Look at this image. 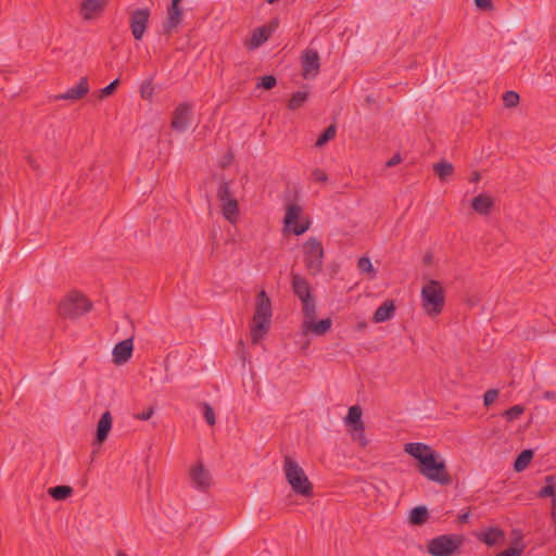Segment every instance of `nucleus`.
Returning a JSON list of instances; mask_svg holds the SVG:
<instances>
[{
	"label": "nucleus",
	"mask_w": 556,
	"mask_h": 556,
	"mask_svg": "<svg viewBox=\"0 0 556 556\" xmlns=\"http://www.w3.org/2000/svg\"><path fill=\"white\" fill-rule=\"evenodd\" d=\"M471 206L476 213L488 215L494 206V201L490 195L481 193L472 199Z\"/></svg>",
	"instance_id": "nucleus-21"
},
{
	"label": "nucleus",
	"mask_w": 556,
	"mask_h": 556,
	"mask_svg": "<svg viewBox=\"0 0 556 556\" xmlns=\"http://www.w3.org/2000/svg\"><path fill=\"white\" fill-rule=\"evenodd\" d=\"M180 1L181 0H173L168 8V16L163 24V31L166 35H172L174 29H176L181 22L182 10L179 7Z\"/></svg>",
	"instance_id": "nucleus-14"
},
{
	"label": "nucleus",
	"mask_w": 556,
	"mask_h": 556,
	"mask_svg": "<svg viewBox=\"0 0 556 556\" xmlns=\"http://www.w3.org/2000/svg\"><path fill=\"white\" fill-rule=\"evenodd\" d=\"M92 303L81 293L72 291L59 304V314L63 318L75 319L88 313Z\"/></svg>",
	"instance_id": "nucleus-5"
},
{
	"label": "nucleus",
	"mask_w": 556,
	"mask_h": 556,
	"mask_svg": "<svg viewBox=\"0 0 556 556\" xmlns=\"http://www.w3.org/2000/svg\"><path fill=\"white\" fill-rule=\"evenodd\" d=\"M307 98H308L307 92H304V91L294 92L288 102V109L292 110V111L298 110L305 103Z\"/></svg>",
	"instance_id": "nucleus-31"
},
{
	"label": "nucleus",
	"mask_w": 556,
	"mask_h": 556,
	"mask_svg": "<svg viewBox=\"0 0 556 556\" xmlns=\"http://www.w3.org/2000/svg\"><path fill=\"white\" fill-rule=\"evenodd\" d=\"M113 418L111 413L108 410L102 414L100 420L97 425V431H96V443L102 444L106 439L108 435L112 429Z\"/></svg>",
	"instance_id": "nucleus-19"
},
{
	"label": "nucleus",
	"mask_w": 556,
	"mask_h": 556,
	"mask_svg": "<svg viewBox=\"0 0 556 556\" xmlns=\"http://www.w3.org/2000/svg\"><path fill=\"white\" fill-rule=\"evenodd\" d=\"M150 17L149 9H137L130 15V30L136 40H141L147 27Z\"/></svg>",
	"instance_id": "nucleus-9"
},
{
	"label": "nucleus",
	"mask_w": 556,
	"mask_h": 556,
	"mask_svg": "<svg viewBox=\"0 0 556 556\" xmlns=\"http://www.w3.org/2000/svg\"><path fill=\"white\" fill-rule=\"evenodd\" d=\"M520 554H521V549L511 547V548H508V549L500 553L496 556H520Z\"/></svg>",
	"instance_id": "nucleus-46"
},
{
	"label": "nucleus",
	"mask_w": 556,
	"mask_h": 556,
	"mask_svg": "<svg viewBox=\"0 0 556 556\" xmlns=\"http://www.w3.org/2000/svg\"><path fill=\"white\" fill-rule=\"evenodd\" d=\"M48 494L55 501H64L72 496L73 489L70 485H56L49 488Z\"/></svg>",
	"instance_id": "nucleus-27"
},
{
	"label": "nucleus",
	"mask_w": 556,
	"mask_h": 556,
	"mask_svg": "<svg viewBox=\"0 0 556 556\" xmlns=\"http://www.w3.org/2000/svg\"><path fill=\"white\" fill-rule=\"evenodd\" d=\"M308 345V342L307 343H304V345L302 346V349H306V346Z\"/></svg>",
	"instance_id": "nucleus-57"
},
{
	"label": "nucleus",
	"mask_w": 556,
	"mask_h": 556,
	"mask_svg": "<svg viewBox=\"0 0 556 556\" xmlns=\"http://www.w3.org/2000/svg\"><path fill=\"white\" fill-rule=\"evenodd\" d=\"M108 0H83L80 12L84 20H92L106 5Z\"/></svg>",
	"instance_id": "nucleus-20"
},
{
	"label": "nucleus",
	"mask_w": 556,
	"mask_h": 556,
	"mask_svg": "<svg viewBox=\"0 0 556 556\" xmlns=\"http://www.w3.org/2000/svg\"><path fill=\"white\" fill-rule=\"evenodd\" d=\"M353 431V439L359 443L361 446L365 447L368 443L367 439L365 438L364 430H352Z\"/></svg>",
	"instance_id": "nucleus-42"
},
{
	"label": "nucleus",
	"mask_w": 556,
	"mask_h": 556,
	"mask_svg": "<svg viewBox=\"0 0 556 556\" xmlns=\"http://www.w3.org/2000/svg\"><path fill=\"white\" fill-rule=\"evenodd\" d=\"M366 102H367V103H374V102H375V100L372 99V97H371V96H368V97L366 98Z\"/></svg>",
	"instance_id": "nucleus-54"
},
{
	"label": "nucleus",
	"mask_w": 556,
	"mask_h": 556,
	"mask_svg": "<svg viewBox=\"0 0 556 556\" xmlns=\"http://www.w3.org/2000/svg\"><path fill=\"white\" fill-rule=\"evenodd\" d=\"M302 212V208L296 204H289L287 206L285 224L288 227H292V232L296 236L304 233L309 226V223L299 224V217Z\"/></svg>",
	"instance_id": "nucleus-10"
},
{
	"label": "nucleus",
	"mask_w": 556,
	"mask_h": 556,
	"mask_svg": "<svg viewBox=\"0 0 556 556\" xmlns=\"http://www.w3.org/2000/svg\"><path fill=\"white\" fill-rule=\"evenodd\" d=\"M514 469L517 472H521V453H519L515 459Z\"/></svg>",
	"instance_id": "nucleus-51"
},
{
	"label": "nucleus",
	"mask_w": 556,
	"mask_h": 556,
	"mask_svg": "<svg viewBox=\"0 0 556 556\" xmlns=\"http://www.w3.org/2000/svg\"><path fill=\"white\" fill-rule=\"evenodd\" d=\"M421 301L422 307L429 316L439 315L445 305V294L441 282L429 280L421 289Z\"/></svg>",
	"instance_id": "nucleus-4"
},
{
	"label": "nucleus",
	"mask_w": 556,
	"mask_h": 556,
	"mask_svg": "<svg viewBox=\"0 0 556 556\" xmlns=\"http://www.w3.org/2000/svg\"><path fill=\"white\" fill-rule=\"evenodd\" d=\"M429 518V511L425 506H417L410 510L409 522L414 526L424 525Z\"/></svg>",
	"instance_id": "nucleus-26"
},
{
	"label": "nucleus",
	"mask_w": 556,
	"mask_h": 556,
	"mask_svg": "<svg viewBox=\"0 0 556 556\" xmlns=\"http://www.w3.org/2000/svg\"><path fill=\"white\" fill-rule=\"evenodd\" d=\"M303 320H311L317 317L316 300L315 296L302 302Z\"/></svg>",
	"instance_id": "nucleus-28"
},
{
	"label": "nucleus",
	"mask_w": 556,
	"mask_h": 556,
	"mask_svg": "<svg viewBox=\"0 0 556 556\" xmlns=\"http://www.w3.org/2000/svg\"><path fill=\"white\" fill-rule=\"evenodd\" d=\"M337 127L334 124L329 125L317 138L315 147L321 148L336 137Z\"/></svg>",
	"instance_id": "nucleus-30"
},
{
	"label": "nucleus",
	"mask_w": 556,
	"mask_h": 556,
	"mask_svg": "<svg viewBox=\"0 0 556 556\" xmlns=\"http://www.w3.org/2000/svg\"><path fill=\"white\" fill-rule=\"evenodd\" d=\"M533 457L532 450H523V469L530 464Z\"/></svg>",
	"instance_id": "nucleus-48"
},
{
	"label": "nucleus",
	"mask_w": 556,
	"mask_h": 556,
	"mask_svg": "<svg viewBox=\"0 0 556 556\" xmlns=\"http://www.w3.org/2000/svg\"><path fill=\"white\" fill-rule=\"evenodd\" d=\"M404 451L418 460V471L427 479L447 485L452 478L446 471L445 463L439 454L429 445L413 442L404 445Z\"/></svg>",
	"instance_id": "nucleus-1"
},
{
	"label": "nucleus",
	"mask_w": 556,
	"mask_h": 556,
	"mask_svg": "<svg viewBox=\"0 0 556 556\" xmlns=\"http://www.w3.org/2000/svg\"><path fill=\"white\" fill-rule=\"evenodd\" d=\"M498 397V391L496 389H490L484 393L483 403L486 407L491 406Z\"/></svg>",
	"instance_id": "nucleus-38"
},
{
	"label": "nucleus",
	"mask_w": 556,
	"mask_h": 556,
	"mask_svg": "<svg viewBox=\"0 0 556 556\" xmlns=\"http://www.w3.org/2000/svg\"><path fill=\"white\" fill-rule=\"evenodd\" d=\"M345 421L352 427V430H365L364 422L362 421V408L357 405L349 408Z\"/></svg>",
	"instance_id": "nucleus-24"
},
{
	"label": "nucleus",
	"mask_w": 556,
	"mask_h": 556,
	"mask_svg": "<svg viewBox=\"0 0 556 556\" xmlns=\"http://www.w3.org/2000/svg\"><path fill=\"white\" fill-rule=\"evenodd\" d=\"M463 543L464 538L460 534H442L428 542L427 551L433 556H452Z\"/></svg>",
	"instance_id": "nucleus-6"
},
{
	"label": "nucleus",
	"mask_w": 556,
	"mask_h": 556,
	"mask_svg": "<svg viewBox=\"0 0 556 556\" xmlns=\"http://www.w3.org/2000/svg\"><path fill=\"white\" fill-rule=\"evenodd\" d=\"M191 117V105L189 103H180L173 113L170 126L177 131H184Z\"/></svg>",
	"instance_id": "nucleus-12"
},
{
	"label": "nucleus",
	"mask_w": 556,
	"mask_h": 556,
	"mask_svg": "<svg viewBox=\"0 0 556 556\" xmlns=\"http://www.w3.org/2000/svg\"><path fill=\"white\" fill-rule=\"evenodd\" d=\"M475 4L478 9L482 11H491L493 10L492 0H475Z\"/></svg>",
	"instance_id": "nucleus-43"
},
{
	"label": "nucleus",
	"mask_w": 556,
	"mask_h": 556,
	"mask_svg": "<svg viewBox=\"0 0 556 556\" xmlns=\"http://www.w3.org/2000/svg\"><path fill=\"white\" fill-rule=\"evenodd\" d=\"M504 538V532L498 528H490L483 533L478 535V539L489 546L495 545L500 540Z\"/></svg>",
	"instance_id": "nucleus-25"
},
{
	"label": "nucleus",
	"mask_w": 556,
	"mask_h": 556,
	"mask_svg": "<svg viewBox=\"0 0 556 556\" xmlns=\"http://www.w3.org/2000/svg\"><path fill=\"white\" fill-rule=\"evenodd\" d=\"M283 471L288 483L294 493L304 497L313 495V484L303 468L290 456L283 459Z\"/></svg>",
	"instance_id": "nucleus-3"
},
{
	"label": "nucleus",
	"mask_w": 556,
	"mask_h": 556,
	"mask_svg": "<svg viewBox=\"0 0 556 556\" xmlns=\"http://www.w3.org/2000/svg\"><path fill=\"white\" fill-rule=\"evenodd\" d=\"M153 414H154V407L150 406L147 408V410L136 414L135 418L138 420H148L152 417Z\"/></svg>",
	"instance_id": "nucleus-44"
},
{
	"label": "nucleus",
	"mask_w": 556,
	"mask_h": 556,
	"mask_svg": "<svg viewBox=\"0 0 556 556\" xmlns=\"http://www.w3.org/2000/svg\"><path fill=\"white\" fill-rule=\"evenodd\" d=\"M118 85H119V79L113 80L110 85H108L106 87L100 89L98 98L100 100H102L104 98H108V97L112 96L115 92V90L118 87Z\"/></svg>",
	"instance_id": "nucleus-35"
},
{
	"label": "nucleus",
	"mask_w": 556,
	"mask_h": 556,
	"mask_svg": "<svg viewBox=\"0 0 556 556\" xmlns=\"http://www.w3.org/2000/svg\"><path fill=\"white\" fill-rule=\"evenodd\" d=\"M26 162L33 169L37 170L39 168L37 161L31 155L26 156Z\"/></svg>",
	"instance_id": "nucleus-50"
},
{
	"label": "nucleus",
	"mask_w": 556,
	"mask_h": 556,
	"mask_svg": "<svg viewBox=\"0 0 556 556\" xmlns=\"http://www.w3.org/2000/svg\"><path fill=\"white\" fill-rule=\"evenodd\" d=\"M223 216L231 224H235L239 215V205L236 199L220 202Z\"/></svg>",
	"instance_id": "nucleus-23"
},
{
	"label": "nucleus",
	"mask_w": 556,
	"mask_h": 556,
	"mask_svg": "<svg viewBox=\"0 0 556 556\" xmlns=\"http://www.w3.org/2000/svg\"><path fill=\"white\" fill-rule=\"evenodd\" d=\"M277 84V79L273 75L263 76L261 81L257 84V88H264L266 90L273 89Z\"/></svg>",
	"instance_id": "nucleus-37"
},
{
	"label": "nucleus",
	"mask_w": 556,
	"mask_h": 556,
	"mask_svg": "<svg viewBox=\"0 0 556 556\" xmlns=\"http://www.w3.org/2000/svg\"><path fill=\"white\" fill-rule=\"evenodd\" d=\"M543 397L546 399V400H555L556 399V393L552 392V391H545L543 393Z\"/></svg>",
	"instance_id": "nucleus-52"
},
{
	"label": "nucleus",
	"mask_w": 556,
	"mask_h": 556,
	"mask_svg": "<svg viewBox=\"0 0 556 556\" xmlns=\"http://www.w3.org/2000/svg\"><path fill=\"white\" fill-rule=\"evenodd\" d=\"M302 76L304 79L314 78L320 68V58L316 50L306 49L301 56Z\"/></svg>",
	"instance_id": "nucleus-8"
},
{
	"label": "nucleus",
	"mask_w": 556,
	"mask_h": 556,
	"mask_svg": "<svg viewBox=\"0 0 556 556\" xmlns=\"http://www.w3.org/2000/svg\"><path fill=\"white\" fill-rule=\"evenodd\" d=\"M402 162V156L399 153H395L387 163V167H393Z\"/></svg>",
	"instance_id": "nucleus-47"
},
{
	"label": "nucleus",
	"mask_w": 556,
	"mask_h": 556,
	"mask_svg": "<svg viewBox=\"0 0 556 556\" xmlns=\"http://www.w3.org/2000/svg\"><path fill=\"white\" fill-rule=\"evenodd\" d=\"M141 97L143 99H151L153 94V86L151 81H147L142 84L141 90H140Z\"/></svg>",
	"instance_id": "nucleus-40"
},
{
	"label": "nucleus",
	"mask_w": 556,
	"mask_h": 556,
	"mask_svg": "<svg viewBox=\"0 0 556 556\" xmlns=\"http://www.w3.org/2000/svg\"><path fill=\"white\" fill-rule=\"evenodd\" d=\"M551 516H552V520H553V523L555 527V532H556V495H555V498H553V501H552Z\"/></svg>",
	"instance_id": "nucleus-49"
},
{
	"label": "nucleus",
	"mask_w": 556,
	"mask_h": 556,
	"mask_svg": "<svg viewBox=\"0 0 556 556\" xmlns=\"http://www.w3.org/2000/svg\"><path fill=\"white\" fill-rule=\"evenodd\" d=\"M504 416L507 420L518 419L521 416V405H515L504 412Z\"/></svg>",
	"instance_id": "nucleus-39"
},
{
	"label": "nucleus",
	"mask_w": 556,
	"mask_h": 556,
	"mask_svg": "<svg viewBox=\"0 0 556 556\" xmlns=\"http://www.w3.org/2000/svg\"><path fill=\"white\" fill-rule=\"evenodd\" d=\"M265 1H266L267 3H269V4H273V3H275L277 0H265Z\"/></svg>",
	"instance_id": "nucleus-56"
},
{
	"label": "nucleus",
	"mask_w": 556,
	"mask_h": 556,
	"mask_svg": "<svg viewBox=\"0 0 556 556\" xmlns=\"http://www.w3.org/2000/svg\"><path fill=\"white\" fill-rule=\"evenodd\" d=\"M357 267L361 271L367 273L370 277H375L376 270L370 262V260L366 256H363L357 262Z\"/></svg>",
	"instance_id": "nucleus-34"
},
{
	"label": "nucleus",
	"mask_w": 556,
	"mask_h": 556,
	"mask_svg": "<svg viewBox=\"0 0 556 556\" xmlns=\"http://www.w3.org/2000/svg\"><path fill=\"white\" fill-rule=\"evenodd\" d=\"M89 83L87 77H81L77 86L70 88L66 92L58 94L54 100L77 101L83 99L89 92Z\"/></svg>",
	"instance_id": "nucleus-16"
},
{
	"label": "nucleus",
	"mask_w": 556,
	"mask_h": 556,
	"mask_svg": "<svg viewBox=\"0 0 556 556\" xmlns=\"http://www.w3.org/2000/svg\"><path fill=\"white\" fill-rule=\"evenodd\" d=\"M395 314V305L392 300L384 301L375 312L372 320L375 323H384L390 320Z\"/></svg>",
	"instance_id": "nucleus-22"
},
{
	"label": "nucleus",
	"mask_w": 556,
	"mask_h": 556,
	"mask_svg": "<svg viewBox=\"0 0 556 556\" xmlns=\"http://www.w3.org/2000/svg\"><path fill=\"white\" fill-rule=\"evenodd\" d=\"M291 287L294 295L299 298L301 303L303 299L308 300L314 296L311 283L300 274L291 273Z\"/></svg>",
	"instance_id": "nucleus-13"
},
{
	"label": "nucleus",
	"mask_w": 556,
	"mask_h": 556,
	"mask_svg": "<svg viewBox=\"0 0 556 556\" xmlns=\"http://www.w3.org/2000/svg\"><path fill=\"white\" fill-rule=\"evenodd\" d=\"M305 267L309 275L316 276L323 270L325 251L321 242L316 238H309L303 244Z\"/></svg>",
	"instance_id": "nucleus-7"
},
{
	"label": "nucleus",
	"mask_w": 556,
	"mask_h": 556,
	"mask_svg": "<svg viewBox=\"0 0 556 556\" xmlns=\"http://www.w3.org/2000/svg\"><path fill=\"white\" fill-rule=\"evenodd\" d=\"M116 556H128L124 552H118Z\"/></svg>",
	"instance_id": "nucleus-55"
},
{
	"label": "nucleus",
	"mask_w": 556,
	"mask_h": 556,
	"mask_svg": "<svg viewBox=\"0 0 556 556\" xmlns=\"http://www.w3.org/2000/svg\"><path fill=\"white\" fill-rule=\"evenodd\" d=\"M190 479L193 485L201 491L211 485V475L201 463L190 469Z\"/></svg>",
	"instance_id": "nucleus-18"
},
{
	"label": "nucleus",
	"mask_w": 556,
	"mask_h": 556,
	"mask_svg": "<svg viewBox=\"0 0 556 556\" xmlns=\"http://www.w3.org/2000/svg\"><path fill=\"white\" fill-rule=\"evenodd\" d=\"M217 198L220 202L235 199L230 191V181H220L217 190Z\"/></svg>",
	"instance_id": "nucleus-32"
},
{
	"label": "nucleus",
	"mask_w": 556,
	"mask_h": 556,
	"mask_svg": "<svg viewBox=\"0 0 556 556\" xmlns=\"http://www.w3.org/2000/svg\"><path fill=\"white\" fill-rule=\"evenodd\" d=\"M502 100L505 108H515L520 101V96L516 91H506L502 96Z\"/></svg>",
	"instance_id": "nucleus-33"
},
{
	"label": "nucleus",
	"mask_w": 556,
	"mask_h": 556,
	"mask_svg": "<svg viewBox=\"0 0 556 556\" xmlns=\"http://www.w3.org/2000/svg\"><path fill=\"white\" fill-rule=\"evenodd\" d=\"M433 170L441 180H446L453 175L454 167L451 163L442 161L433 165Z\"/></svg>",
	"instance_id": "nucleus-29"
},
{
	"label": "nucleus",
	"mask_w": 556,
	"mask_h": 556,
	"mask_svg": "<svg viewBox=\"0 0 556 556\" xmlns=\"http://www.w3.org/2000/svg\"><path fill=\"white\" fill-rule=\"evenodd\" d=\"M332 325V320L330 318H325L319 321H316V318L311 320H303L301 325V329L303 334L314 333L316 336H324L327 333Z\"/></svg>",
	"instance_id": "nucleus-15"
},
{
	"label": "nucleus",
	"mask_w": 556,
	"mask_h": 556,
	"mask_svg": "<svg viewBox=\"0 0 556 556\" xmlns=\"http://www.w3.org/2000/svg\"><path fill=\"white\" fill-rule=\"evenodd\" d=\"M134 351L132 339H125L118 342L113 349V361L117 365L127 363Z\"/></svg>",
	"instance_id": "nucleus-17"
},
{
	"label": "nucleus",
	"mask_w": 556,
	"mask_h": 556,
	"mask_svg": "<svg viewBox=\"0 0 556 556\" xmlns=\"http://www.w3.org/2000/svg\"><path fill=\"white\" fill-rule=\"evenodd\" d=\"M203 416L210 426H214L216 422L215 413L212 406L207 403L202 404Z\"/></svg>",
	"instance_id": "nucleus-36"
},
{
	"label": "nucleus",
	"mask_w": 556,
	"mask_h": 556,
	"mask_svg": "<svg viewBox=\"0 0 556 556\" xmlns=\"http://www.w3.org/2000/svg\"><path fill=\"white\" fill-rule=\"evenodd\" d=\"M312 179L314 181H317V182H326L327 179H328V176L327 174L320 169V168H315L313 172H312Z\"/></svg>",
	"instance_id": "nucleus-41"
},
{
	"label": "nucleus",
	"mask_w": 556,
	"mask_h": 556,
	"mask_svg": "<svg viewBox=\"0 0 556 556\" xmlns=\"http://www.w3.org/2000/svg\"><path fill=\"white\" fill-rule=\"evenodd\" d=\"M271 317V302L266 292H258L255 302V312L251 325V340L257 344L269 330Z\"/></svg>",
	"instance_id": "nucleus-2"
},
{
	"label": "nucleus",
	"mask_w": 556,
	"mask_h": 556,
	"mask_svg": "<svg viewBox=\"0 0 556 556\" xmlns=\"http://www.w3.org/2000/svg\"><path fill=\"white\" fill-rule=\"evenodd\" d=\"M540 496H542V497L552 496L553 498H555V496H556L555 486L553 484L545 485L540 491Z\"/></svg>",
	"instance_id": "nucleus-45"
},
{
	"label": "nucleus",
	"mask_w": 556,
	"mask_h": 556,
	"mask_svg": "<svg viewBox=\"0 0 556 556\" xmlns=\"http://www.w3.org/2000/svg\"><path fill=\"white\" fill-rule=\"evenodd\" d=\"M468 517H469V514H468V513H465V514H463V515H460V516H459V521H460V522H467Z\"/></svg>",
	"instance_id": "nucleus-53"
},
{
	"label": "nucleus",
	"mask_w": 556,
	"mask_h": 556,
	"mask_svg": "<svg viewBox=\"0 0 556 556\" xmlns=\"http://www.w3.org/2000/svg\"><path fill=\"white\" fill-rule=\"evenodd\" d=\"M277 27L278 21L274 20L269 22L267 25L254 29L249 42L247 43L248 48L256 49L260 46H262L265 41L268 40V38L276 30Z\"/></svg>",
	"instance_id": "nucleus-11"
}]
</instances>
